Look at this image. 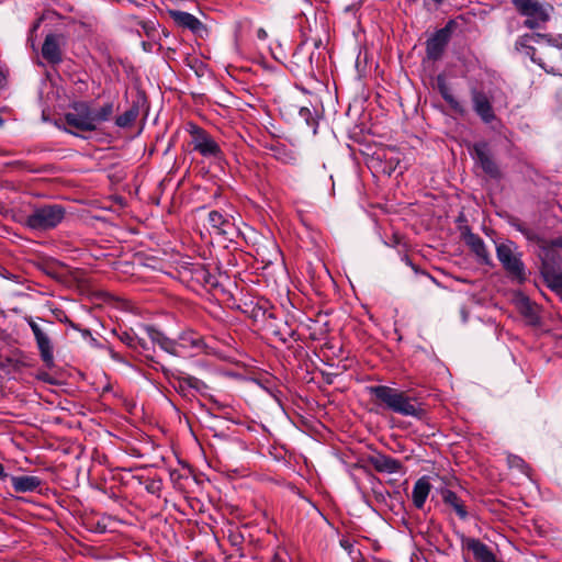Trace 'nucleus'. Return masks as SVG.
Listing matches in <instances>:
<instances>
[{
  "label": "nucleus",
  "instance_id": "aec40b11",
  "mask_svg": "<svg viewBox=\"0 0 562 562\" xmlns=\"http://www.w3.org/2000/svg\"><path fill=\"white\" fill-rule=\"evenodd\" d=\"M438 89L442 98L456 113L461 115L465 113L464 106L454 98L445 80L440 77L438 78Z\"/></svg>",
  "mask_w": 562,
  "mask_h": 562
},
{
  "label": "nucleus",
  "instance_id": "72a5a7b5",
  "mask_svg": "<svg viewBox=\"0 0 562 562\" xmlns=\"http://www.w3.org/2000/svg\"><path fill=\"white\" fill-rule=\"evenodd\" d=\"M461 313H462V319H463V322H465L468 318V314H467L465 310H462Z\"/></svg>",
  "mask_w": 562,
  "mask_h": 562
},
{
  "label": "nucleus",
  "instance_id": "f03ea898",
  "mask_svg": "<svg viewBox=\"0 0 562 562\" xmlns=\"http://www.w3.org/2000/svg\"><path fill=\"white\" fill-rule=\"evenodd\" d=\"M370 393L394 413L422 419L425 415L420 405L414 403L404 392L386 385L370 387Z\"/></svg>",
  "mask_w": 562,
  "mask_h": 562
},
{
  "label": "nucleus",
  "instance_id": "ddd939ff",
  "mask_svg": "<svg viewBox=\"0 0 562 562\" xmlns=\"http://www.w3.org/2000/svg\"><path fill=\"white\" fill-rule=\"evenodd\" d=\"M168 14L173 22L182 29H188L195 34L204 30L203 23L191 13L179 10H168Z\"/></svg>",
  "mask_w": 562,
  "mask_h": 562
},
{
  "label": "nucleus",
  "instance_id": "9b49d317",
  "mask_svg": "<svg viewBox=\"0 0 562 562\" xmlns=\"http://www.w3.org/2000/svg\"><path fill=\"white\" fill-rule=\"evenodd\" d=\"M473 155L476 162L488 176L493 178L499 177V170L492 159L487 145L485 143H476L473 146Z\"/></svg>",
  "mask_w": 562,
  "mask_h": 562
},
{
  "label": "nucleus",
  "instance_id": "7ed1b4c3",
  "mask_svg": "<svg viewBox=\"0 0 562 562\" xmlns=\"http://www.w3.org/2000/svg\"><path fill=\"white\" fill-rule=\"evenodd\" d=\"M66 210L59 204L34 207L25 217L24 225L35 232H47L57 227L65 218Z\"/></svg>",
  "mask_w": 562,
  "mask_h": 562
},
{
  "label": "nucleus",
  "instance_id": "412c9836",
  "mask_svg": "<svg viewBox=\"0 0 562 562\" xmlns=\"http://www.w3.org/2000/svg\"><path fill=\"white\" fill-rule=\"evenodd\" d=\"M209 223L212 228L223 235L228 234L232 226L231 221L218 211H211L209 213Z\"/></svg>",
  "mask_w": 562,
  "mask_h": 562
},
{
  "label": "nucleus",
  "instance_id": "e433bc0d",
  "mask_svg": "<svg viewBox=\"0 0 562 562\" xmlns=\"http://www.w3.org/2000/svg\"><path fill=\"white\" fill-rule=\"evenodd\" d=\"M40 25V22L35 23L32 31H35Z\"/></svg>",
  "mask_w": 562,
  "mask_h": 562
},
{
  "label": "nucleus",
  "instance_id": "c756f323",
  "mask_svg": "<svg viewBox=\"0 0 562 562\" xmlns=\"http://www.w3.org/2000/svg\"><path fill=\"white\" fill-rule=\"evenodd\" d=\"M554 247H560V248H562V236H561V237H558V238H555V239H553V240L551 241L550 248H548V249H547V248L543 246V250H547V252H549V251H550L552 248H554ZM546 256H548V254H546Z\"/></svg>",
  "mask_w": 562,
  "mask_h": 562
},
{
  "label": "nucleus",
  "instance_id": "f704fd0d",
  "mask_svg": "<svg viewBox=\"0 0 562 562\" xmlns=\"http://www.w3.org/2000/svg\"><path fill=\"white\" fill-rule=\"evenodd\" d=\"M294 158L292 156H289L288 159H283V161L285 162H290L291 160H293Z\"/></svg>",
  "mask_w": 562,
  "mask_h": 562
},
{
  "label": "nucleus",
  "instance_id": "7c9ffc66",
  "mask_svg": "<svg viewBox=\"0 0 562 562\" xmlns=\"http://www.w3.org/2000/svg\"><path fill=\"white\" fill-rule=\"evenodd\" d=\"M257 37L259 40H266L267 38V32L263 29H258Z\"/></svg>",
  "mask_w": 562,
  "mask_h": 562
},
{
  "label": "nucleus",
  "instance_id": "a878e982",
  "mask_svg": "<svg viewBox=\"0 0 562 562\" xmlns=\"http://www.w3.org/2000/svg\"><path fill=\"white\" fill-rule=\"evenodd\" d=\"M121 340L132 348L142 347L144 350L147 349L146 342L143 339L132 336L128 333H123Z\"/></svg>",
  "mask_w": 562,
  "mask_h": 562
},
{
  "label": "nucleus",
  "instance_id": "4c0bfd02",
  "mask_svg": "<svg viewBox=\"0 0 562 562\" xmlns=\"http://www.w3.org/2000/svg\"><path fill=\"white\" fill-rule=\"evenodd\" d=\"M4 123L3 119L0 116V126H2Z\"/></svg>",
  "mask_w": 562,
  "mask_h": 562
},
{
  "label": "nucleus",
  "instance_id": "20e7f679",
  "mask_svg": "<svg viewBox=\"0 0 562 562\" xmlns=\"http://www.w3.org/2000/svg\"><path fill=\"white\" fill-rule=\"evenodd\" d=\"M497 259L503 268L513 278L522 281L526 278L525 266L521 261V254L513 241L502 243L496 246Z\"/></svg>",
  "mask_w": 562,
  "mask_h": 562
},
{
  "label": "nucleus",
  "instance_id": "0eeeda50",
  "mask_svg": "<svg viewBox=\"0 0 562 562\" xmlns=\"http://www.w3.org/2000/svg\"><path fill=\"white\" fill-rule=\"evenodd\" d=\"M514 5L521 15L527 18H538V20H549V5H544L539 0H514Z\"/></svg>",
  "mask_w": 562,
  "mask_h": 562
},
{
  "label": "nucleus",
  "instance_id": "b1692460",
  "mask_svg": "<svg viewBox=\"0 0 562 562\" xmlns=\"http://www.w3.org/2000/svg\"><path fill=\"white\" fill-rule=\"evenodd\" d=\"M546 35L542 34H525L518 38L516 42L517 48H521L526 50L527 55H532L535 53V48L531 46L532 42H537L538 38H544Z\"/></svg>",
  "mask_w": 562,
  "mask_h": 562
},
{
  "label": "nucleus",
  "instance_id": "c9c22d12",
  "mask_svg": "<svg viewBox=\"0 0 562 562\" xmlns=\"http://www.w3.org/2000/svg\"><path fill=\"white\" fill-rule=\"evenodd\" d=\"M304 112L310 113V110H308V109L303 108V109L301 110V113L303 114Z\"/></svg>",
  "mask_w": 562,
  "mask_h": 562
},
{
  "label": "nucleus",
  "instance_id": "4be33fe9",
  "mask_svg": "<svg viewBox=\"0 0 562 562\" xmlns=\"http://www.w3.org/2000/svg\"><path fill=\"white\" fill-rule=\"evenodd\" d=\"M442 499H443L445 504L451 506L454 509V512L461 519L467 518L468 512H467L462 501L458 497V495L454 492H452L450 490H445L442 492Z\"/></svg>",
  "mask_w": 562,
  "mask_h": 562
},
{
  "label": "nucleus",
  "instance_id": "f257e3e1",
  "mask_svg": "<svg viewBox=\"0 0 562 562\" xmlns=\"http://www.w3.org/2000/svg\"><path fill=\"white\" fill-rule=\"evenodd\" d=\"M113 103H105L102 106L94 108L87 102H75L65 115L66 123L77 130L92 132L100 124L111 119L113 114Z\"/></svg>",
  "mask_w": 562,
  "mask_h": 562
},
{
  "label": "nucleus",
  "instance_id": "2f4dec72",
  "mask_svg": "<svg viewBox=\"0 0 562 562\" xmlns=\"http://www.w3.org/2000/svg\"><path fill=\"white\" fill-rule=\"evenodd\" d=\"M5 477H8V474L5 473L3 465L0 463V480H4Z\"/></svg>",
  "mask_w": 562,
  "mask_h": 562
},
{
  "label": "nucleus",
  "instance_id": "423d86ee",
  "mask_svg": "<svg viewBox=\"0 0 562 562\" xmlns=\"http://www.w3.org/2000/svg\"><path fill=\"white\" fill-rule=\"evenodd\" d=\"M191 137L193 149L199 151L202 156L216 157L220 154L217 143L202 128L192 126Z\"/></svg>",
  "mask_w": 562,
  "mask_h": 562
},
{
  "label": "nucleus",
  "instance_id": "bb28decb",
  "mask_svg": "<svg viewBox=\"0 0 562 562\" xmlns=\"http://www.w3.org/2000/svg\"><path fill=\"white\" fill-rule=\"evenodd\" d=\"M183 384L188 385L189 387L195 389V390H200L202 386H204V383L201 380H199L194 376H190V375L183 378L180 381V387H182Z\"/></svg>",
  "mask_w": 562,
  "mask_h": 562
},
{
  "label": "nucleus",
  "instance_id": "c85d7f7f",
  "mask_svg": "<svg viewBox=\"0 0 562 562\" xmlns=\"http://www.w3.org/2000/svg\"><path fill=\"white\" fill-rule=\"evenodd\" d=\"M517 229L519 232H521L528 239H535L536 238V234L530 231L529 228H526L525 226H522L521 224H518L516 225Z\"/></svg>",
  "mask_w": 562,
  "mask_h": 562
},
{
  "label": "nucleus",
  "instance_id": "39448f33",
  "mask_svg": "<svg viewBox=\"0 0 562 562\" xmlns=\"http://www.w3.org/2000/svg\"><path fill=\"white\" fill-rule=\"evenodd\" d=\"M27 324L35 337L41 358L47 368L54 367V352L50 338L45 334L40 325L32 318H27Z\"/></svg>",
  "mask_w": 562,
  "mask_h": 562
},
{
  "label": "nucleus",
  "instance_id": "a211bd4d",
  "mask_svg": "<svg viewBox=\"0 0 562 562\" xmlns=\"http://www.w3.org/2000/svg\"><path fill=\"white\" fill-rule=\"evenodd\" d=\"M431 491V485L427 476L418 479L412 491V499L416 508L422 509Z\"/></svg>",
  "mask_w": 562,
  "mask_h": 562
},
{
  "label": "nucleus",
  "instance_id": "f3484780",
  "mask_svg": "<svg viewBox=\"0 0 562 562\" xmlns=\"http://www.w3.org/2000/svg\"><path fill=\"white\" fill-rule=\"evenodd\" d=\"M12 486L18 493H31L42 486V480L35 475H21L10 477Z\"/></svg>",
  "mask_w": 562,
  "mask_h": 562
},
{
  "label": "nucleus",
  "instance_id": "6e6552de",
  "mask_svg": "<svg viewBox=\"0 0 562 562\" xmlns=\"http://www.w3.org/2000/svg\"><path fill=\"white\" fill-rule=\"evenodd\" d=\"M451 31L449 26L438 30L428 41L426 45L427 56L429 59H439L449 43Z\"/></svg>",
  "mask_w": 562,
  "mask_h": 562
},
{
  "label": "nucleus",
  "instance_id": "9d476101",
  "mask_svg": "<svg viewBox=\"0 0 562 562\" xmlns=\"http://www.w3.org/2000/svg\"><path fill=\"white\" fill-rule=\"evenodd\" d=\"M462 548L471 551L479 562H497L493 551L479 539L462 537Z\"/></svg>",
  "mask_w": 562,
  "mask_h": 562
},
{
  "label": "nucleus",
  "instance_id": "473e14b6",
  "mask_svg": "<svg viewBox=\"0 0 562 562\" xmlns=\"http://www.w3.org/2000/svg\"><path fill=\"white\" fill-rule=\"evenodd\" d=\"M522 463H524V462H522V460H521V459H519V458H514V460H513V464H515V465H517V467H519V465H520V464H522Z\"/></svg>",
  "mask_w": 562,
  "mask_h": 562
},
{
  "label": "nucleus",
  "instance_id": "f8f14e48",
  "mask_svg": "<svg viewBox=\"0 0 562 562\" xmlns=\"http://www.w3.org/2000/svg\"><path fill=\"white\" fill-rule=\"evenodd\" d=\"M369 462L375 471L387 474L398 473L403 468L401 461L383 453L371 456Z\"/></svg>",
  "mask_w": 562,
  "mask_h": 562
},
{
  "label": "nucleus",
  "instance_id": "cd10ccee",
  "mask_svg": "<svg viewBox=\"0 0 562 562\" xmlns=\"http://www.w3.org/2000/svg\"><path fill=\"white\" fill-rule=\"evenodd\" d=\"M543 22L542 20H538V18H527V20L524 22L525 26L528 29H537L540 23Z\"/></svg>",
  "mask_w": 562,
  "mask_h": 562
},
{
  "label": "nucleus",
  "instance_id": "dca6fc26",
  "mask_svg": "<svg viewBox=\"0 0 562 562\" xmlns=\"http://www.w3.org/2000/svg\"><path fill=\"white\" fill-rule=\"evenodd\" d=\"M42 56L53 65L61 61V50L59 37L55 34H48L42 46Z\"/></svg>",
  "mask_w": 562,
  "mask_h": 562
},
{
  "label": "nucleus",
  "instance_id": "1a4fd4ad",
  "mask_svg": "<svg viewBox=\"0 0 562 562\" xmlns=\"http://www.w3.org/2000/svg\"><path fill=\"white\" fill-rule=\"evenodd\" d=\"M202 348V337L195 331H183L176 339V350L179 352L178 357H186L191 351L201 350Z\"/></svg>",
  "mask_w": 562,
  "mask_h": 562
},
{
  "label": "nucleus",
  "instance_id": "6ab92c4d",
  "mask_svg": "<svg viewBox=\"0 0 562 562\" xmlns=\"http://www.w3.org/2000/svg\"><path fill=\"white\" fill-rule=\"evenodd\" d=\"M465 243L475 256L483 262L488 263L490 255L483 239L475 234L469 233L465 235Z\"/></svg>",
  "mask_w": 562,
  "mask_h": 562
},
{
  "label": "nucleus",
  "instance_id": "2eb2a0df",
  "mask_svg": "<svg viewBox=\"0 0 562 562\" xmlns=\"http://www.w3.org/2000/svg\"><path fill=\"white\" fill-rule=\"evenodd\" d=\"M145 331L151 342L158 345L161 350L175 357L179 356V352L176 350V339L167 337L164 333L153 326H146Z\"/></svg>",
  "mask_w": 562,
  "mask_h": 562
},
{
  "label": "nucleus",
  "instance_id": "4468645a",
  "mask_svg": "<svg viewBox=\"0 0 562 562\" xmlns=\"http://www.w3.org/2000/svg\"><path fill=\"white\" fill-rule=\"evenodd\" d=\"M473 109L476 114L485 122L490 123L495 119L488 98L481 91L475 89L471 92Z\"/></svg>",
  "mask_w": 562,
  "mask_h": 562
},
{
  "label": "nucleus",
  "instance_id": "393cba45",
  "mask_svg": "<svg viewBox=\"0 0 562 562\" xmlns=\"http://www.w3.org/2000/svg\"><path fill=\"white\" fill-rule=\"evenodd\" d=\"M544 279L548 285L557 291L562 292V273L554 271L553 269L546 268L543 270Z\"/></svg>",
  "mask_w": 562,
  "mask_h": 562
},
{
  "label": "nucleus",
  "instance_id": "5701e85b",
  "mask_svg": "<svg viewBox=\"0 0 562 562\" xmlns=\"http://www.w3.org/2000/svg\"><path fill=\"white\" fill-rule=\"evenodd\" d=\"M139 114V109L137 104H132L130 109H127L124 113L119 115L115 120V124L120 127H128L131 126Z\"/></svg>",
  "mask_w": 562,
  "mask_h": 562
}]
</instances>
